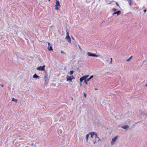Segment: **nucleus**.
<instances>
[{
    "instance_id": "39448f33",
    "label": "nucleus",
    "mask_w": 147,
    "mask_h": 147,
    "mask_svg": "<svg viewBox=\"0 0 147 147\" xmlns=\"http://www.w3.org/2000/svg\"><path fill=\"white\" fill-rule=\"evenodd\" d=\"M55 9L57 10H58L59 9V8L61 6L60 5L59 2L57 0H56V3L55 5Z\"/></svg>"
},
{
    "instance_id": "a878e982",
    "label": "nucleus",
    "mask_w": 147,
    "mask_h": 147,
    "mask_svg": "<svg viewBox=\"0 0 147 147\" xmlns=\"http://www.w3.org/2000/svg\"><path fill=\"white\" fill-rule=\"evenodd\" d=\"M115 3L116 4V5H117L119 7V5L116 2V3Z\"/></svg>"
},
{
    "instance_id": "b1692460",
    "label": "nucleus",
    "mask_w": 147,
    "mask_h": 147,
    "mask_svg": "<svg viewBox=\"0 0 147 147\" xmlns=\"http://www.w3.org/2000/svg\"><path fill=\"white\" fill-rule=\"evenodd\" d=\"M143 115H145L146 116H147V113H143Z\"/></svg>"
},
{
    "instance_id": "c85d7f7f",
    "label": "nucleus",
    "mask_w": 147,
    "mask_h": 147,
    "mask_svg": "<svg viewBox=\"0 0 147 147\" xmlns=\"http://www.w3.org/2000/svg\"><path fill=\"white\" fill-rule=\"evenodd\" d=\"M48 47H49L50 46H51L49 42H48Z\"/></svg>"
},
{
    "instance_id": "20e7f679",
    "label": "nucleus",
    "mask_w": 147,
    "mask_h": 147,
    "mask_svg": "<svg viewBox=\"0 0 147 147\" xmlns=\"http://www.w3.org/2000/svg\"><path fill=\"white\" fill-rule=\"evenodd\" d=\"M118 136H115V137H113L112 139L111 142V144L112 145H114L115 142H116L118 138Z\"/></svg>"
},
{
    "instance_id": "9d476101",
    "label": "nucleus",
    "mask_w": 147,
    "mask_h": 147,
    "mask_svg": "<svg viewBox=\"0 0 147 147\" xmlns=\"http://www.w3.org/2000/svg\"><path fill=\"white\" fill-rule=\"evenodd\" d=\"M129 126L128 125H125L124 126H123L121 127L124 129H127L129 128Z\"/></svg>"
},
{
    "instance_id": "cd10ccee",
    "label": "nucleus",
    "mask_w": 147,
    "mask_h": 147,
    "mask_svg": "<svg viewBox=\"0 0 147 147\" xmlns=\"http://www.w3.org/2000/svg\"><path fill=\"white\" fill-rule=\"evenodd\" d=\"M48 47H49L50 46H51L49 42H48Z\"/></svg>"
},
{
    "instance_id": "72a5a7b5",
    "label": "nucleus",
    "mask_w": 147,
    "mask_h": 147,
    "mask_svg": "<svg viewBox=\"0 0 147 147\" xmlns=\"http://www.w3.org/2000/svg\"><path fill=\"white\" fill-rule=\"evenodd\" d=\"M1 85L2 87H3V85L1 84Z\"/></svg>"
},
{
    "instance_id": "2eb2a0df",
    "label": "nucleus",
    "mask_w": 147,
    "mask_h": 147,
    "mask_svg": "<svg viewBox=\"0 0 147 147\" xmlns=\"http://www.w3.org/2000/svg\"><path fill=\"white\" fill-rule=\"evenodd\" d=\"M132 56H131V57H130L128 59H127L126 60V61H130L131 60V58H132Z\"/></svg>"
},
{
    "instance_id": "423d86ee",
    "label": "nucleus",
    "mask_w": 147,
    "mask_h": 147,
    "mask_svg": "<svg viewBox=\"0 0 147 147\" xmlns=\"http://www.w3.org/2000/svg\"><path fill=\"white\" fill-rule=\"evenodd\" d=\"M65 38L68 42H71V38L69 36V33L68 32H66V36Z\"/></svg>"
},
{
    "instance_id": "f03ea898",
    "label": "nucleus",
    "mask_w": 147,
    "mask_h": 147,
    "mask_svg": "<svg viewBox=\"0 0 147 147\" xmlns=\"http://www.w3.org/2000/svg\"><path fill=\"white\" fill-rule=\"evenodd\" d=\"M66 79L67 81L72 82V80L74 79V77L73 75L69 76L67 75L66 76Z\"/></svg>"
},
{
    "instance_id": "c756f323",
    "label": "nucleus",
    "mask_w": 147,
    "mask_h": 147,
    "mask_svg": "<svg viewBox=\"0 0 147 147\" xmlns=\"http://www.w3.org/2000/svg\"><path fill=\"white\" fill-rule=\"evenodd\" d=\"M111 1H110L109 3H108V4H111Z\"/></svg>"
},
{
    "instance_id": "f257e3e1",
    "label": "nucleus",
    "mask_w": 147,
    "mask_h": 147,
    "mask_svg": "<svg viewBox=\"0 0 147 147\" xmlns=\"http://www.w3.org/2000/svg\"><path fill=\"white\" fill-rule=\"evenodd\" d=\"M90 140L88 141L89 144H94L96 142L99 141V138L98 137L97 134L94 132L90 133Z\"/></svg>"
},
{
    "instance_id": "9b49d317",
    "label": "nucleus",
    "mask_w": 147,
    "mask_h": 147,
    "mask_svg": "<svg viewBox=\"0 0 147 147\" xmlns=\"http://www.w3.org/2000/svg\"><path fill=\"white\" fill-rule=\"evenodd\" d=\"M90 135V133L89 134H87L86 135V140L87 142H88V141H89L88 140V138Z\"/></svg>"
},
{
    "instance_id": "412c9836",
    "label": "nucleus",
    "mask_w": 147,
    "mask_h": 147,
    "mask_svg": "<svg viewBox=\"0 0 147 147\" xmlns=\"http://www.w3.org/2000/svg\"><path fill=\"white\" fill-rule=\"evenodd\" d=\"M88 81H87V80H85L84 81V82L86 84H88L87 82Z\"/></svg>"
},
{
    "instance_id": "0eeeda50",
    "label": "nucleus",
    "mask_w": 147,
    "mask_h": 147,
    "mask_svg": "<svg viewBox=\"0 0 147 147\" xmlns=\"http://www.w3.org/2000/svg\"><path fill=\"white\" fill-rule=\"evenodd\" d=\"M45 65H44L43 66H39L36 68L39 71H43L45 70Z\"/></svg>"
},
{
    "instance_id": "4c0bfd02",
    "label": "nucleus",
    "mask_w": 147,
    "mask_h": 147,
    "mask_svg": "<svg viewBox=\"0 0 147 147\" xmlns=\"http://www.w3.org/2000/svg\"><path fill=\"white\" fill-rule=\"evenodd\" d=\"M48 0L49 1H50V0Z\"/></svg>"
},
{
    "instance_id": "4be33fe9",
    "label": "nucleus",
    "mask_w": 147,
    "mask_h": 147,
    "mask_svg": "<svg viewBox=\"0 0 147 147\" xmlns=\"http://www.w3.org/2000/svg\"><path fill=\"white\" fill-rule=\"evenodd\" d=\"M112 58H111V61L110 62V64H112Z\"/></svg>"
},
{
    "instance_id": "2f4dec72",
    "label": "nucleus",
    "mask_w": 147,
    "mask_h": 147,
    "mask_svg": "<svg viewBox=\"0 0 147 147\" xmlns=\"http://www.w3.org/2000/svg\"><path fill=\"white\" fill-rule=\"evenodd\" d=\"M71 38L73 40H74V38L72 36L71 37Z\"/></svg>"
},
{
    "instance_id": "c9c22d12",
    "label": "nucleus",
    "mask_w": 147,
    "mask_h": 147,
    "mask_svg": "<svg viewBox=\"0 0 147 147\" xmlns=\"http://www.w3.org/2000/svg\"><path fill=\"white\" fill-rule=\"evenodd\" d=\"M98 89L97 88H95V90H97Z\"/></svg>"
},
{
    "instance_id": "6e6552de",
    "label": "nucleus",
    "mask_w": 147,
    "mask_h": 147,
    "mask_svg": "<svg viewBox=\"0 0 147 147\" xmlns=\"http://www.w3.org/2000/svg\"><path fill=\"white\" fill-rule=\"evenodd\" d=\"M121 12L120 11H117L114 12L112 14L113 16H114L115 14H116L117 16H118L121 14Z\"/></svg>"
},
{
    "instance_id": "6ab92c4d",
    "label": "nucleus",
    "mask_w": 147,
    "mask_h": 147,
    "mask_svg": "<svg viewBox=\"0 0 147 147\" xmlns=\"http://www.w3.org/2000/svg\"><path fill=\"white\" fill-rule=\"evenodd\" d=\"M47 75H45V76H44V79H45V81H46L47 80Z\"/></svg>"
},
{
    "instance_id": "e433bc0d",
    "label": "nucleus",
    "mask_w": 147,
    "mask_h": 147,
    "mask_svg": "<svg viewBox=\"0 0 147 147\" xmlns=\"http://www.w3.org/2000/svg\"><path fill=\"white\" fill-rule=\"evenodd\" d=\"M71 100H73V98H71Z\"/></svg>"
},
{
    "instance_id": "bb28decb",
    "label": "nucleus",
    "mask_w": 147,
    "mask_h": 147,
    "mask_svg": "<svg viewBox=\"0 0 147 147\" xmlns=\"http://www.w3.org/2000/svg\"><path fill=\"white\" fill-rule=\"evenodd\" d=\"M131 0H130V2H129V5L131 6Z\"/></svg>"
},
{
    "instance_id": "aec40b11",
    "label": "nucleus",
    "mask_w": 147,
    "mask_h": 147,
    "mask_svg": "<svg viewBox=\"0 0 147 147\" xmlns=\"http://www.w3.org/2000/svg\"><path fill=\"white\" fill-rule=\"evenodd\" d=\"M79 80H80V82H82V81L84 80V79H83V78L82 77H81L80 78Z\"/></svg>"
},
{
    "instance_id": "f8f14e48",
    "label": "nucleus",
    "mask_w": 147,
    "mask_h": 147,
    "mask_svg": "<svg viewBox=\"0 0 147 147\" xmlns=\"http://www.w3.org/2000/svg\"><path fill=\"white\" fill-rule=\"evenodd\" d=\"M89 75H86L83 76L82 78H83V79L84 80H86V79L88 77Z\"/></svg>"
},
{
    "instance_id": "473e14b6",
    "label": "nucleus",
    "mask_w": 147,
    "mask_h": 147,
    "mask_svg": "<svg viewBox=\"0 0 147 147\" xmlns=\"http://www.w3.org/2000/svg\"><path fill=\"white\" fill-rule=\"evenodd\" d=\"M78 47H79V49H81L80 47V46L79 45L78 46Z\"/></svg>"
},
{
    "instance_id": "4468645a",
    "label": "nucleus",
    "mask_w": 147,
    "mask_h": 147,
    "mask_svg": "<svg viewBox=\"0 0 147 147\" xmlns=\"http://www.w3.org/2000/svg\"><path fill=\"white\" fill-rule=\"evenodd\" d=\"M48 49L49 51L53 50V49L51 46H50L48 47Z\"/></svg>"
},
{
    "instance_id": "5701e85b",
    "label": "nucleus",
    "mask_w": 147,
    "mask_h": 147,
    "mask_svg": "<svg viewBox=\"0 0 147 147\" xmlns=\"http://www.w3.org/2000/svg\"><path fill=\"white\" fill-rule=\"evenodd\" d=\"M61 53L62 54H65V53L63 51H61Z\"/></svg>"
},
{
    "instance_id": "f704fd0d",
    "label": "nucleus",
    "mask_w": 147,
    "mask_h": 147,
    "mask_svg": "<svg viewBox=\"0 0 147 147\" xmlns=\"http://www.w3.org/2000/svg\"><path fill=\"white\" fill-rule=\"evenodd\" d=\"M81 83H82V82H80V86H81V85H82Z\"/></svg>"
},
{
    "instance_id": "393cba45",
    "label": "nucleus",
    "mask_w": 147,
    "mask_h": 147,
    "mask_svg": "<svg viewBox=\"0 0 147 147\" xmlns=\"http://www.w3.org/2000/svg\"><path fill=\"white\" fill-rule=\"evenodd\" d=\"M84 97L86 98V94H85V93H84Z\"/></svg>"
},
{
    "instance_id": "a211bd4d",
    "label": "nucleus",
    "mask_w": 147,
    "mask_h": 147,
    "mask_svg": "<svg viewBox=\"0 0 147 147\" xmlns=\"http://www.w3.org/2000/svg\"><path fill=\"white\" fill-rule=\"evenodd\" d=\"M74 73V71L73 70L69 72V74H70L72 75Z\"/></svg>"
},
{
    "instance_id": "dca6fc26",
    "label": "nucleus",
    "mask_w": 147,
    "mask_h": 147,
    "mask_svg": "<svg viewBox=\"0 0 147 147\" xmlns=\"http://www.w3.org/2000/svg\"><path fill=\"white\" fill-rule=\"evenodd\" d=\"M93 76H90L89 78L87 79V81H89L90 79H91L93 78Z\"/></svg>"
},
{
    "instance_id": "7c9ffc66",
    "label": "nucleus",
    "mask_w": 147,
    "mask_h": 147,
    "mask_svg": "<svg viewBox=\"0 0 147 147\" xmlns=\"http://www.w3.org/2000/svg\"><path fill=\"white\" fill-rule=\"evenodd\" d=\"M146 9H144V12H145H145H146Z\"/></svg>"
},
{
    "instance_id": "7ed1b4c3",
    "label": "nucleus",
    "mask_w": 147,
    "mask_h": 147,
    "mask_svg": "<svg viewBox=\"0 0 147 147\" xmlns=\"http://www.w3.org/2000/svg\"><path fill=\"white\" fill-rule=\"evenodd\" d=\"M87 54L88 56L93 57H98L99 56V55H97L95 53H93L90 52H88Z\"/></svg>"
},
{
    "instance_id": "f3484780",
    "label": "nucleus",
    "mask_w": 147,
    "mask_h": 147,
    "mask_svg": "<svg viewBox=\"0 0 147 147\" xmlns=\"http://www.w3.org/2000/svg\"><path fill=\"white\" fill-rule=\"evenodd\" d=\"M117 8H113L112 9V11H117Z\"/></svg>"
},
{
    "instance_id": "ddd939ff",
    "label": "nucleus",
    "mask_w": 147,
    "mask_h": 147,
    "mask_svg": "<svg viewBox=\"0 0 147 147\" xmlns=\"http://www.w3.org/2000/svg\"><path fill=\"white\" fill-rule=\"evenodd\" d=\"M12 101L14 102H15L16 103V102H17L18 100L17 99H15L13 98H12Z\"/></svg>"
},
{
    "instance_id": "1a4fd4ad",
    "label": "nucleus",
    "mask_w": 147,
    "mask_h": 147,
    "mask_svg": "<svg viewBox=\"0 0 147 147\" xmlns=\"http://www.w3.org/2000/svg\"><path fill=\"white\" fill-rule=\"evenodd\" d=\"M33 78H34L36 79H39V77L38 75H37L36 74H35L33 76Z\"/></svg>"
}]
</instances>
